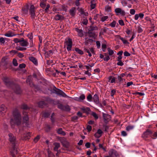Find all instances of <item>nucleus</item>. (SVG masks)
<instances>
[{"label":"nucleus","instance_id":"obj_54","mask_svg":"<svg viewBox=\"0 0 157 157\" xmlns=\"http://www.w3.org/2000/svg\"><path fill=\"white\" fill-rule=\"evenodd\" d=\"M137 28H138L137 31H138V33H141L143 32V30L141 27L139 26L137 27Z\"/></svg>","mask_w":157,"mask_h":157},{"label":"nucleus","instance_id":"obj_19","mask_svg":"<svg viewBox=\"0 0 157 157\" xmlns=\"http://www.w3.org/2000/svg\"><path fill=\"white\" fill-rule=\"evenodd\" d=\"M51 113L50 110L46 111L43 113V116L45 118L48 117Z\"/></svg>","mask_w":157,"mask_h":157},{"label":"nucleus","instance_id":"obj_34","mask_svg":"<svg viewBox=\"0 0 157 157\" xmlns=\"http://www.w3.org/2000/svg\"><path fill=\"white\" fill-rule=\"evenodd\" d=\"M107 50L108 52V54L109 55L112 56L113 54V53H114L113 51V50H111L110 48H108Z\"/></svg>","mask_w":157,"mask_h":157},{"label":"nucleus","instance_id":"obj_17","mask_svg":"<svg viewBox=\"0 0 157 157\" xmlns=\"http://www.w3.org/2000/svg\"><path fill=\"white\" fill-rule=\"evenodd\" d=\"M28 5L25 6L22 9L23 13L26 14L28 13L29 9Z\"/></svg>","mask_w":157,"mask_h":157},{"label":"nucleus","instance_id":"obj_55","mask_svg":"<svg viewBox=\"0 0 157 157\" xmlns=\"http://www.w3.org/2000/svg\"><path fill=\"white\" fill-rule=\"evenodd\" d=\"M82 109L85 112L89 111L90 110V109L88 107H86V108H82Z\"/></svg>","mask_w":157,"mask_h":157},{"label":"nucleus","instance_id":"obj_53","mask_svg":"<svg viewBox=\"0 0 157 157\" xmlns=\"http://www.w3.org/2000/svg\"><path fill=\"white\" fill-rule=\"evenodd\" d=\"M108 16H103L101 17V20L102 22L105 21L107 19H108Z\"/></svg>","mask_w":157,"mask_h":157},{"label":"nucleus","instance_id":"obj_37","mask_svg":"<svg viewBox=\"0 0 157 157\" xmlns=\"http://www.w3.org/2000/svg\"><path fill=\"white\" fill-rule=\"evenodd\" d=\"M40 7L43 9H45V7L46 6V4L44 2H41L40 4Z\"/></svg>","mask_w":157,"mask_h":157},{"label":"nucleus","instance_id":"obj_40","mask_svg":"<svg viewBox=\"0 0 157 157\" xmlns=\"http://www.w3.org/2000/svg\"><path fill=\"white\" fill-rule=\"evenodd\" d=\"M92 115L94 118L96 120L98 119V117L96 113L93 112L91 114Z\"/></svg>","mask_w":157,"mask_h":157},{"label":"nucleus","instance_id":"obj_59","mask_svg":"<svg viewBox=\"0 0 157 157\" xmlns=\"http://www.w3.org/2000/svg\"><path fill=\"white\" fill-rule=\"evenodd\" d=\"M50 7V6L49 4H46V6L45 9V12H47L48 11V10H49V9Z\"/></svg>","mask_w":157,"mask_h":157},{"label":"nucleus","instance_id":"obj_9","mask_svg":"<svg viewBox=\"0 0 157 157\" xmlns=\"http://www.w3.org/2000/svg\"><path fill=\"white\" fill-rule=\"evenodd\" d=\"M98 29V28L97 26H93L91 25L88 29V33L90 35V37H91L94 36V33L93 32L94 30H97Z\"/></svg>","mask_w":157,"mask_h":157},{"label":"nucleus","instance_id":"obj_14","mask_svg":"<svg viewBox=\"0 0 157 157\" xmlns=\"http://www.w3.org/2000/svg\"><path fill=\"white\" fill-rule=\"evenodd\" d=\"M29 44V42L27 40H25L23 38H21L20 45L23 47H28Z\"/></svg>","mask_w":157,"mask_h":157},{"label":"nucleus","instance_id":"obj_35","mask_svg":"<svg viewBox=\"0 0 157 157\" xmlns=\"http://www.w3.org/2000/svg\"><path fill=\"white\" fill-rule=\"evenodd\" d=\"M120 39L122 41V42H123V43L124 44H129V42L127 40H125L123 37H120Z\"/></svg>","mask_w":157,"mask_h":157},{"label":"nucleus","instance_id":"obj_5","mask_svg":"<svg viewBox=\"0 0 157 157\" xmlns=\"http://www.w3.org/2000/svg\"><path fill=\"white\" fill-rule=\"evenodd\" d=\"M21 108L24 110L23 112L24 116L23 117V123L25 125L28 126L29 125V117L28 115V113L26 112L25 111L29 109V108L25 104H23L21 106Z\"/></svg>","mask_w":157,"mask_h":157},{"label":"nucleus","instance_id":"obj_52","mask_svg":"<svg viewBox=\"0 0 157 157\" xmlns=\"http://www.w3.org/2000/svg\"><path fill=\"white\" fill-rule=\"evenodd\" d=\"M86 129L87 130L88 132H90L91 131L92 127L90 125H87L86 127Z\"/></svg>","mask_w":157,"mask_h":157},{"label":"nucleus","instance_id":"obj_15","mask_svg":"<svg viewBox=\"0 0 157 157\" xmlns=\"http://www.w3.org/2000/svg\"><path fill=\"white\" fill-rule=\"evenodd\" d=\"M93 99L94 100V102L96 105H98L99 104V97L97 94H96L94 95Z\"/></svg>","mask_w":157,"mask_h":157},{"label":"nucleus","instance_id":"obj_47","mask_svg":"<svg viewBox=\"0 0 157 157\" xmlns=\"http://www.w3.org/2000/svg\"><path fill=\"white\" fill-rule=\"evenodd\" d=\"M21 41V38H15L14 39L13 41L15 42V43H19L20 44V43Z\"/></svg>","mask_w":157,"mask_h":157},{"label":"nucleus","instance_id":"obj_31","mask_svg":"<svg viewBox=\"0 0 157 157\" xmlns=\"http://www.w3.org/2000/svg\"><path fill=\"white\" fill-rule=\"evenodd\" d=\"M135 127L134 125H128L126 127V130L127 131H129L132 130Z\"/></svg>","mask_w":157,"mask_h":157},{"label":"nucleus","instance_id":"obj_51","mask_svg":"<svg viewBox=\"0 0 157 157\" xmlns=\"http://www.w3.org/2000/svg\"><path fill=\"white\" fill-rule=\"evenodd\" d=\"M151 137L154 139H155L157 138V132H155V133L153 134H152V136H151Z\"/></svg>","mask_w":157,"mask_h":157},{"label":"nucleus","instance_id":"obj_10","mask_svg":"<svg viewBox=\"0 0 157 157\" xmlns=\"http://www.w3.org/2000/svg\"><path fill=\"white\" fill-rule=\"evenodd\" d=\"M64 43L67 45V50L68 51H71L72 44V40L70 38H68L67 40L65 41Z\"/></svg>","mask_w":157,"mask_h":157},{"label":"nucleus","instance_id":"obj_63","mask_svg":"<svg viewBox=\"0 0 157 157\" xmlns=\"http://www.w3.org/2000/svg\"><path fill=\"white\" fill-rule=\"evenodd\" d=\"M96 45L98 48H99L101 47V44L100 41H97L96 42Z\"/></svg>","mask_w":157,"mask_h":157},{"label":"nucleus","instance_id":"obj_12","mask_svg":"<svg viewBox=\"0 0 157 157\" xmlns=\"http://www.w3.org/2000/svg\"><path fill=\"white\" fill-rule=\"evenodd\" d=\"M115 12L117 15H119L121 14L122 16H124L125 14V11L120 8H117L115 9Z\"/></svg>","mask_w":157,"mask_h":157},{"label":"nucleus","instance_id":"obj_22","mask_svg":"<svg viewBox=\"0 0 157 157\" xmlns=\"http://www.w3.org/2000/svg\"><path fill=\"white\" fill-rule=\"evenodd\" d=\"M75 31L78 33L79 36L80 37H82L83 36V31L82 29L76 28Z\"/></svg>","mask_w":157,"mask_h":157},{"label":"nucleus","instance_id":"obj_23","mask_svg":"<svg viewBox=\"0 0 157 157\" xmlns=\"http://www.w3.org/2000/svg\"><path fill=\"white\" fill-rule=\"evenodd\" d=\"M46 105V103L44 101H40L38 103L39 107L41 108H43Z\"/></svg>","mask_w":157,"mask_h":157},{"label":"nucleus","instance_id":"obj_43","mask_svg":"<svg viewBox=\"0 0 157 157\" xmlns=\"http://www.w3.org/2000/svg\"><path fill=\"white\" fill-rule=\"evenodd\" d=\"M7 39L6 38H4L1 37L0 38V42L2 44H4L5 42V40H6Z\"/></svg>","mask_w":157,"mask_h":157},{"label":"nucleus","instance_id":"obj_11","mask_svg":"<svg viewBox=\"0 0 157 157\" xmlns=\"http://www.w3.org/2000/svg\"><path fill=\"white\" fill-rule=\"evenodd\" d=\"M35 7L33 5H31L29 9V13L31 15V18L33 19H35L36 14L35 11Z\"/></svg>","mask_w":157,"mask_h":157},{"label":"nucleus","instance_id":"obj_1","mask_svg":"<svg viewBox=\"0 0 157 157\" xmlns=\"http://www.w3.org/2000/svg\"><path fill=\"white\" fill-rule=\"evenodd\" d=\"M3 80L8 87L12 89L17 94H21V91L19 86L15 84L11 79L7 77H4Z\"/></svg>","mask_w":157,"mask_h":157},{"label":"nucleus","instance_id":"obj_60","mask_svg":"<svg viewBox=\"0 0 157 157\" xmlns=\"http://www.w3.org/2000/svg\"><path fill=\"white\" fill-rule=\"evenodd\" d=\"M124 56H130V54L128 52L125 51L124 53Z\"/></svg>","mask_w":157,"mask_h":157},{"label":"nucleus","instance_id":"obj_48","mask_svg":"<svg viewBox=\"0 0 157 157\" xmlns=\"http://www.w3.org/2000/svg\"><path fill=\"white\" fill-rule=\"evenodd\" d=\"M13 65L15 66H17L18 65L17 60L15 59H13Z\"/></svg>","mask_w":157,"mask_h":157},{"label":"nucleus","instance_id":"obj_45","mask_svg":"<svg viewBox=\"0 0 157 157\" xmlns=\"http://www.w3.org/2000/svg\"><path fill=\"white\" fill-rule=\"evenodd\" d=\"M33 87H34L36 90L38 91L40 90V86L38 85H36L34 84H33Z\"/></svg>","mask_w":157,"mask_h":157},{"label":"nucleus","instance_id":"obj_3","mask_svg":"<svg viewBox=\"0 0 157 157\" xmlns=\"http://www.w3.org/2000/svg\"><path fill=\"white\" fill-rule=\"evenodd\" d=\"M13 118L10 119V123L12 127L13 126L16 125H20L21 122V117L20 113L17 109H15L13 111Z\"/></svg>","mask_w":157,"mask_h":157},{"label":"nucleus","instance_id":"obj_44","mask_svg":"<svg viewBox=\"0 0 157 157\" xmlns=\"http://www.w3.org/2000/svg\"><path fill=\"white\" fill-rule=\"evenodd\" d=\"M116 24V22L115 21H113L109 24V25L111 26L112 27H114L115 26Z\"/></svg>","mask_w":157,"mask_h":157},{"label":"nucleus","instance_id":"obj_64","mask_svg":"<svg viewBox=\"0 0 157 157\" xmlns=\"http://www.w3.org/2000/svg\"><path fill=\"white\" fill-rule=\"evenodd\" d=\"M103 127L105 128V131L107 132L109 128V126L106 125L104 124L103 125Z\"/></svg>","mask_w":157,"mask_h":157},{"label":"nucleus","instance_id":"obj_39","mask_svg":"<svg viewBox=\"0 0 157 157\" xmlns=\"http://www.w3.org/2000/svg\"><path fill=\"white\" fill-rule=\"evenodd\" d=\"M94 1V0H93L90 2V7L92 9H94L95 7L96 4L95 3H93V2Z\"/></svg>","mask_w":157,"mask_h":157},{"label":"nucleus","instance_id":"obj_58","mask_svg":"<svg viewBox=\"0 0 157 157\" xmlns=\"http://www.w3.org/2000/svg\"><path fill=\"white\" fill-rule=\"evenodd\" d=\"M26 65L24 63L21 64L19 65V67L20 68H23L25 67Z\"/></svg>","mask_w":157,"mask_h":157},{"label":"nucleus","instance_id":"obj_24","mask_svg":"<svg viewBox=\"0 0 157 157\" xmlns=\"http://www.w3.org/2000/svg\"><path fill=\"white\" fill-rule=\"evenodd\" d=\"M63 17L61 15L57 14L56 16L55 19L56 21L63 20Z\"/></svg>","mask_w":157,"mask_h":157},{"label":"nucleus","instance_id":"obj_16","mask_svg":"<svg viewBox=\"0 0 157 157\" xmlns=\"http://www.w3.org/2000/svg\"><path fill=\"white\" fill-rule=\"evenodd\" d=\"M75 12L76 8L75 7H72L69 11L70 14L72 17H73L75 16Z\"/></svg>","mask_w":157,"mask_h":157},{"label":"nucleus","instance_id":"obj_4","mask_svg":"<svg viewBox=\"0 0 157 157\" xmlns=\"http://www.w3.org/2000/svg\"><path fill=\"white\" fill-rule=\"evenodd\" d=\"M45 100L48 103L54 105H57L58 108L62 110L69 111L71 110L69 106L68 105H64L59 103L58 101L56 100H53L50 98L48 97L45 98Z\"/></svg>","mask_w":157,"mask_h":157},{"label":"nucleus","instance_id":"obj_50","mask_svg":"<svg viewBox=\"0 0 157 157\" xmlns=\"http://www.w3.org/2000/svg\"><path fill=\"white\" fill-rule=\"evenodd\" d=\"M30 42V45L29 48H32L33 47L34 44L33 43V39L30 40L29 41Z\"/></svg>","mask_w":157,"mask_h":157},{"label":"nucleus","instance_id":"obj_62","mask_svg":"<svg viewBox=\"0 0 157 157\" xmlns=\"http://www.w3.org/2000/svg\"><path fill=\"white\" fill-rule=\"evenodd\" d=\"M88 22V20L86 19H83V21H82V23L84 25H86L87 24Z\"/></svg>","mask_w":157,"mask_h":157},{"label":"nucleus","instance_id":"obj_6","mask_svg":"<svg viewBox=\"0 0 157 157\" xmlns=\"http://www.w3.org/2000/svg\"><path fill=\"white\" fill-rule=\"evenodd\" d=\"M52 93L56 94L57 95L65 98H68L69 97L66 95L65 93L61 90L56 88L55 86L53 89Z\"/></svg>","mask_w":157,"mask_h":157},{"label":"nucleus","instance_id":"obj_46","mask_svg":"<svg viewBox=\"0 0 157 157\" xmlns=\"http://www.w3.org/2000/svg\"><path fill=\"white\" fill-rule=\"evenodd\" d=\"M102 50L103 52H105L106 51V45L105 44H103L101 46Z\"/></svg>","mask_w":157,"mask_h":157},{"label":"nucleus","instance_id":"obj_30","mask_svg":"<svg viewBox=\"0 0 157 157\" xmlns=\"http://www.w3.org/2000/svg\"><path fill=\"white\" fill-rule=\"evenodd\" d=\"M57 132L59 134H61L63 136H65L66 134L65 132L62 131V128H59L58 129L57 131Z\"/></svg>","mask_w":157,"mask_h":157},{"label":"nucleus","instance_id":"obj_2","mask_svg":"<svg viewBox=\"0 0 157 157\" xmlns=\"http://www.w3.org/2000/svg\"><path fill=\"white\" fill-rule=\"evenodd\" d=\"M9 141L11 144V148L10 149V155L12 157H15L14 154H17L18 151L16 144L17 142L16 138L14 135L11 133L9 134Z\"/></svg>","mask_w":157,"mask_h":157},{"label":"nucleus","instance_id":"obj_29","mask_svg":"<svg viewBox=\"0 0 157 157\" xmlns=\"http://www.w3.org/2000/svg\"><path fill=\"white\" fill-rule=\"evenodd\" d=\"M75 50L80 55H82L83 54V51L79 49L78 48H75Z\"/></svg>","mask_w":157,"mask_h":157},{"label":"nucleus","instance_id":"obj_26","mask_svg":"<svg viewBox=\"0 0 157 157\" xmlns=\"http://www.w3.org/2000/svg\"><path fill=\"white\" fill-rule=\"evenodd\" d=\"M54 145H55V147L54 148V150L55 151H58V149L60 146V144L58 143H55L54 144Z\"/></svg>","mask_w":157,"mask_h":157},{"label":"nucleus","instance_id":"obj_42","mask_svg":"<svg viewBox=\"0 0 157 157\" xmlns=\"http://www.w3.org/2000/svg\"><path fill=\"white\" fill-rule=\"evenodd\" d=\"M16 48L17 50L21 51H24L26 50V48L21 47H16Z\"/></svg>","mask_w":157,"mask_h":157},{"label":"nucleus","instance_id":"obj_49","mask_svg":"<svg viewBox=\"0 0 157 157\" xmlns=\"http://www.w3.org/2000/svg\"><path fill=\"white\" fill-rule=\"evenodd\" d=\"M116 92V90L115 89H113L111 90L110 93L111 96L112 97H113L114 95Z\"/></svg>","mask_w":157,"mask_h":157},{"label":"nucleus","instance_id":"obj_7","mask_svg":"<svg viewBox=\"0 0 157 157\" xmlns=\"http://www.w3.org/2000/svg\"><path fill=\"white\" fill-rule=\"evenodd\" d=\"M108 153L109 155L105 156V157H119L117 152L114 149H112L109 150Z\"/></svg>","mask_w":157,"mask_h":157},{"label":"nucleus","instance_id":"obj_13","mask_svg":"<svg viewBox=\"0 0 157 157\" xmlns=\"http://www.w3.org/2000/svg\"><path fill=\"white\" fill-rule=\"evenodd\" d=\"M103 117L104 120V122L105 123H107L110 120L111 116L107 114L102 113Z\"/></svg>","mask_w":157,"mask_h":157},{"label":"nucleus","instance_id":"obj_38","mask_svg":"<svg viewBox=\"0 0 157 157\" xmlns=\"http://www.w3.org/2000/svg\"><path fill=\"white\" fill-rule=\"evenodd\" d=\"M105 10L106 11L110 12L111 11V7L109 6H107L105 7Z\"/></svg>","mask_w":157,"mask_h":157},{"label":"nucleus","instance_id":"obj_41","mask_svg":"<svg viewBox=\"0 0 157 157\" xmlns=\"http://www.w3.org/2000/svg\"><path fill=\"white\" fill-rule=\"evenodd\" d=\"M5 36L8 37H11L13 36L12 33H6L4 34Z\"/></svg>","mask_w":157,"mask_h":157},{"label":"nucleus","instance_id":"obj_8","mask_svg":"<svg viewBox=\"0 0 157 157\" xmlns=\"http://www.w3.org/2000/svg\"><path fill=\"white\" fill-rule=\"evenodd\" d=\"M152 132L149 129H147L146 131L144 132L142 135V137L144 139H146L149 136L151 137L152 136Z\"/></svg>","mask_w":157,"mask_h":157},{"label":"nucleus","instance_id":"obj_27","mask_svg":"<svg viewBox=\"0 0 157 157\" xmlns=\"http://www.w3.org/2000/svg\"><path fill=\"white\" fill-rule=\"evenodd\" d=\"M31 134L30 132H27L25 133L24 136L25 137V140H29V139Z\"/></svg>","mask_w":157,"mask_h":157},{"label":"nucleus","instance_id":"obj_56","mask_svg":"<svg viewBox=\"0 0 157 157\" xmlns=\"http://www.w3.org/2000/svg\"><path fill=\"white\" fill-rule=\"evenodd\" d=\"M136 12V10L134 9L130 10V13L132 15H134Z\"/></svg>","mask_w":157,"mask_h":157},{"label":"nucleus","instance_id":"obj_32","mask_svg":"<svg viewBox=\"0 0 157 157\" xmlns=\"http://www.w3.org/2000/svg\"><path fill=\"white\" fill-rule=\"evenodd\" d=\"M62 145L63 147L67 148H69V143L67 141H65L63 143Z\"/></svg>","mask_w":157,"mask_h":157},{"label":"nucleus","instance_id":"obj_33","mask_svg":"<svg viewBox=\"0 0 157 157\" xmlns=\"http://www.w3.org/2000/svg\"><path fill=\"white\" fill-rule=\"evenodd\" d=\"M78 99L77 100L78 101H80L81 100H83L85 98V96L84 94H82L78 98H77Z\"/></svg>","mask_w":157,"mask_h":157},{"label":"nucleus","instance_id":"obj_28","mask_svg":"<svg viewBox=\"0 0 157 157\" xmlns=\"http://www.w3.org/2000/svg\"><path fill=\"white\" fill-rule=\"evenodd\" d=\"M54 115L55 113H53L52 114L51 116L50 119L52 124H54L55 122V119L54 117Z\"/></svg>","mask_w":157,"mask_h":157},{"label":"nucleus","instance_id":"obj_61","mask_svg":"<svg viewBox=\"0 0 157 157\" xmlns=\"http://www.w3.org/2000/svg\"><path fill=\"white\" fill-rule=\"evenodd\" d=\"M40 139V136H37L34 139V141L35 143H36Z\"/></svg>","mask_w":157,"mask_h":157},{"label":"nucleus","instance_id":"obj_18","mask_svg":"<svg viewBox=\"0 0 157 157\" xmlns=\"http://www.w3.org/2000/svg\"><path fill=\"white\" fill-rule=\"evenodd\" d=\"M7 110V108L3 105H2L0 108V112L2 113H4Z\"/></svg>","mask_w":157,"mask_h":157},{"label":"nucleus","instance_id":"obj_57","mask_svg":"<svg viewBox=\"0 0 157 157\" xmlns=\"http://www.w3.org/2000/svg\"><path fill=\"white\" fill-rule=\"evenodd\" d=\"M118 23L121 26H123L124 25V22L122 20H119Z\"/></svg>","mask_w":157,"mask_h":157},{"label":"nucleus","instance_id":"obj_36","mask_svg":"<svg viewBox=\"0 0 157 157\" xmlns=\"http://www.w3.org/2000/svg\"><path fill=\"white\" fill-rule=\"evenodd\" d=\"M93 99V97L90 94H89L87 97V99L89 101H91L92 99Z\"/></svg>","mask_w":157,"mask_h":157},{"label":"nucleus","instance_id":"obj_20","mask_svg":"<svg viewBox=\"0 0 157 157\" xmlns=\"http://www.w3.org/2000/svg\"><path fill=\"white\" fill-rule=\"evenodd\" d=\"M29 59L32 61L35 65L38 64V62L37 59L33 57H31L29 58Z\"/></svg>","mask_w":157,"mask_h":157},{"label":"nucleus","instance_id":"obj_21","mask_svg":"<svg viewBox=\"0 0 157 157\" xmlns=\"http://www.w3.org/2000/svg\"><path fill=\"white\" fill-rule=\"evenodd\" d=\"M93 40L91 39L88 38H85V44L88 46L90 43H92L93 42Z\"/></svg>","mask_w":157,"mask_h":157},{"label":"nucleus","instance_id":"obj_25","mask_svg":"<svg viewBox=\"0 0 157 157\" xmlns=\"http://www.w3.org/2000/svg\"><path fill=\"white\" fill-rule=\"evenodd\" d=\"M117 79V78L113 77L112 76H110L109 77V79L111 83L115 82V79Z\"/></svg>","mask_w":157,"mask_h":157}]
</instances>
